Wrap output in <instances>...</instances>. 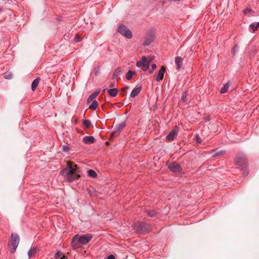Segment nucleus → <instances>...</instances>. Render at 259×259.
Wrapping results in <instances>:
<instances>
[{
    "instance_id": "1",
    "label": "nucleus",
    "mask_w": 259,
    "mask_h": 259,
    "mask_svg": "<svg viewBox=\"0 0 259 259\" xmlns=\"http://www.w3.org/2000/svg\"><path fill=\"white\" fill-rule=\"evenodd\" d=\"M79 172L77 165L72 161H68L67 166L60 172V175L66 177L67 181L71 182L80 177Z\"/></svg>"
},
{
    "instance_id": "2",
    "label": "nucleus",
    "mask_w": 259,
    "mask_h": 259,
    "mask_svg": "<svg viewBox=\"0 0 259 259\" xmlns=\"http://www.w3.org/2000/svg\"><path fill=\"white\" fill-rule=\"evenodd\" d=\"M93 238V235L91 234H86L79 235L76 234L72 238L71 246L74 249H78L81 247V245L88 243Z\"/></svg>"
},
{
    "instance_id": "3",
    "label": "nucleus",
    "mask_w": 259,
    "mask_h": 259,
    "mask_svg": "<svg viewBox=\"0 0 259 259\" xmlns=\"http://www.w3.org/2000/svg\"><path fill=\"white\" fill-rule=\"evenodd\" d=\"M20 238L18 234L12 233L11 234V239L9 242L8 245V249L13 253L16 251L17 246L19 243Z\"/></svg>"
},
{
    "instance_id": "4",
    "label": "nucleus",
    "mask_w": 259,
    "mask_h": 259,
    "mask_svg": "<svg viewBox=\"0 0 259 259\" xmlns=\"http://www.w3.org/2000/svg\"><path fill=\"white\" fill-rule=\"evenodd\" d=\"M132 227L137 233L140 234H145L147 233L149 229V226L148 224L141 222H138L134 223Z\"/></svg>"
},
{
    "instance_id": "5",
    "label": "nucleus",
    "mask_w": 259,
    "mask_h": 259,
    "mask_svg": "<svg viewBox=\"0 0 259 259\" xmlns=\"http://www.w3.org/2000/svg\"><path fill=\"white\" fill-rule=\"evenodd\" d=\"M150 62L151 61L147 59L145 56H143L141 59L137 62L136 66L141 68L143 71H147L149 68Z\"/></svg>"
},
{
    "instance_id": "6",
    "label": "nucleus",
    "mask_w": 259,
    "mask_h": 259,
    "mask_svg": "<svg viewBox=\"0 0 259 259\" xmlns=\"http://www.w3.org/2000/svg\"><path fill=\"white\" fill-rule=\"evenodd\" d=\"M246 159L247 158L245 155L240 154L237 155L235 158V163L238 166L245 167L246 166Z\"/></svg>"
},
{
    "instance_id": "7",
    "label": "nucleus",
    "mask_w": 259,
    "mask_h": 259,
    "mask_svg": "<svg viewBox=\"0 0 259 259\" xmlns=\"http://www.w3.org/2000/svg\"><path fill=\"white\" fill-rule=\"evenodd\" d=\"M118 32L128 39L132 37V33L131 30L123 25H120L118 26Z\"/></svg>"
},
{
    "instance_id": "8",
    "label": "nucleus",
    "mask_w": 259,
    "mask_h": 259,
    "mask_svg": "<svg viewBox=\"0 0 259 259\" xmlns=\"http://www.w3.org/2000/svg\"><path fill=\"white\" fill-rule=\"evenodd\" d=\"M167 164L169 169L172 172H180L182 170L181 166L177 162H171L169 164L167 163Z\"/></svg>"
},
{
    "instance_id": "9",
    "label": "nucleus",
    "mask_w": 259,
    "mask_h": 259,
    "mask_svg": "<svg viewBox=\"0 0 259 259\" xmlns=\"http://www.w3.org/2000/svg\"><path fill=\"white\" fill-rule=\"evenodd\" d=\"M178 133V130L175 127L171 131L169 134L166 137V141L167 142H171L174 140L175 138L177 136Z\"/></svg>"
},
{
    "instance_id": "10",
    "label": "nucleus",
    "mask_w": 259,
    "mask_h": 259,
    "mask_svg": "<svg viewBox=\"0 0 259 259\" xmlns=\"http://www.w3.org/2000/svg\"><path fill=\"white\" fill-rule=\"evenodd\" d=\"M165 71V68L164 66L161 67L156 75V80L157 81H160L162 80Z\"/></svg>"
},
{
    "instance_id": "11",
    "label": "nucleus",
    "mask_w": 259,
    "mask_h": 259,
    "mask_svg": "<svg viewBox=\"0 0 259 259\" xmlns=\"http://www.w3.org/2000/svg\"><path fill=\"white\" fill-rule=\"evenodd\" d=\"M82 141L84 144H90L94 142L95 139L93 136H86L83 137Z\"/></svg>"
},
{
    "instance_id": "12",
    "label": "nucleus",
    "mask_w": 259,
    "mask_h": 259,
    "mask_svg": "<svg viewBox=\"0 0 259 259\" xmlns=\"http://www.w3.org/2000/svg\"><path fill=\"white\" fill-rule=\"evenodd\" d=\"M38 252V249L36 247H31L28 252L29 258L34 257Z\"/></svg>"
},
{
    "instance_id": "13",
    "label": "nucleus",
    "mask_w": 259,
    "mask_h": 259,
    "mask_svg": "<svg viewBox=\"0 0 259 259\" xmlns=\"http://www.w3.org/2000/svg\"><path fill=\"white\" fill-rule=\"evenodd\" d=\"M141 87L134 88L131 93L130 97L134 98L136 96H137L140 93V91H141Z\"/></svg>"
},
{
    "instance_id": "14",
    "label": "nucleus",
    "mask_w": 259,
    "mask_h": 259,
    "mask_svg": "<svg viewBox=\"0 0 259 259\" xmlns=\"http://www.w3.org/2000/svg\"><path fill=\"white\" fill-rule=\"evenodd\" d=\"M144 212L149 216L150 217H156L157 215V212L154 209L152 210H148V209H144Z\"/></svg>"
},
{
    "instance_id": "15",
    "label": "nucleus",
    "mask_w": 259,
    "mask_h": 259,
    "mask_svg": "<svg viewBox=\"0 0 259 259\" xmlns=\"http://www.w3.org/2000/svg\"><path fill=\"white\" fill-rule=\"evenodd\" d=\"M40 79L39 77H37L33 81L31 84V89L32 91H34L36 90L37 87L39 84Z\"/></svg>"
},
{
    "instance_id": "16",
    "label": "nucleus",
    "mask_w": 259,
    "mask_h": 259,
    "mask_svg": "<svg viewBox=\"0 0 259 259\" xmlns=\"http://www.w3.org/2000/svg\"><path fill=\"white\" fill-rule=\"evenodd\" d=\"M108 95L111 97H114L117 96L118 94V90L115 88L111 89L107 91Z\"/></svg>"
},
{
    "instance_id": "17",
    "label": "nucleus",
    "mask_w": 259,
    "mask_h": 259,
    "mask_svg": "<svg viewBox=\"0 0 259 259\" xmlns=\"http://www.w3.org/2000/svg\"><path fill=\"white\" fill-rule=\"evenodd\" d=\"M182 58L180 57H176L175 58V63L177 65V68L179 69L182 65Z\"/></svg>"
},
{
    "instance_id": "18",
    "label": "nucleus",
    "mask_w": 259,
    "mask_h": 259,
    "mask_svg": "<svg viewBox=\"0 0 259 259\" xmlns=\"http://www.w3.org/2000/svg\"><path fill=\"white\" fill-rule=\"evenodd\" d=\"M98 106V103L96 100L92 101L91 104L89 106V108L93 110H95Z\"/></svg>"
},
{
    "instance_id": "19",
    "label": "nucleus",
    "mask_w": 259,
    "mask_h": 259,
    "mask_svg": "<svg viewBox=\"0 0 259 259\" xmlns=\"http://www.w3.org/2000/svg\"><path fill=\"white\" fill-rule=\"evenodd\" d=\"M121 71V70L120 67H118L117 68H116L113 72V77H112L113 79H115V78H117L119 76Z\"/></svg>"
},
{
    "instance_id": "20",
    "label": "nucleus",
    "mask_w": 259,
    "mask_h": 259,
    "mask_svg": "<svg viewBox=\"0 0 259 259\" xmlns=\"http://www.w3.org/2000/svg\"><path fill=\"white\" fill-rule=\"evenodd\" d=\"M136 73L135 72L132 71V70H129L126 74V78L127 80H130L134 74Z\"/></svg>"
},
{
    "instance_id": "21",
    "label": "nucleus",
    "mask_w": 259,
    "mask_h": 259,
    "mask_svg": "<svg viewBox=\"0 0 259 259\" xmlns=\"http://www.w3.org/2000/svg\"><path fill=\"white\" fill-rule=\"evenodd\" d=\"M229 87V82L227 83L224 85V86L221 88L220 92L221 94H224L228 91V90Z\"/></svg>"
},
{
    "instance_id": "22",
    "label": "nucleus",
    "mask_w": 259,
    "mask_h": 259,
    "mask_svg": "<svg viewBox=\"0 0 259 259\" xmlns=\"http://www.w3.org/2000/svg\"><path fill=\"white\" fill-rule=\"evenodd\" d=\"M83 125L84 127V128H89L91 125L90 120L89 119H84L83 120Z\"/></svg>"
},
{
    "instance_id": "23",
    "label": "nucleus",
    "mask_w": 259,
    "mask_h": 259,
    "mask_svg": "<svg viewBox=\"0 0 259 259\" xmlns=\"http://www.w3.org/2000/svg\"><path fill=\"white\" fill-rule=\"evenodd\" d=\"M88 175L92 178H95L97 177V174L94 170L90 169L88 170Z\"/></svg>"
},
{
    "instance_id": "24",
    "label": "nucleus",
    "mask_w": 259,
    "mask_h": 259,
    "mask_svg": "<svg viewBox=\"0 0 259 259\" xmlns=\"http://www.w3.org/2000/svg\"><path fill=\"white\" fill-rule=\"evenodd\" d=\"M187 93L184 92L183 93L181 97V100L183 102H186L187 101Z\"/></svg>"
},
{
    "instance_id": "25",
    "label": "nucleus",
    "mask_w": 259,
    "mask_h": 259,
    "mask_svg": "<svg viewBox=\"0 0 259 259\" xmlns=\"http://www.w3.org/2000/svg\"><path fill=\"white\" fill-rule=\"evenodd\" d=\"M249 27L252 29L253 32L255 31L258 29V27L255 25V23L251 24Z\"/></svg>"
},
{
    "instance_id": "26",
    "label": "nucleus",
    "mask_w": 259,
    "mask_h": 259,
    "mask_svg": "<svg viewBox=\"0 0 259 259\" xmlns=\"http://www.w3.org/2000/svg\"><path fill=\"white\" fill-rule=\"evenodd\" d=\"M225 153V151H223V150L220 151L218 152L214 153V154L213 155V157H215L217 156H219L220 155L224 154Z\"/></svg>"
},
{
    "instance_id": "27",
    "label": "nucleus",
    "mask_w": 259,
    "mask_h": 259,
    "mask_svg": "<svg viewBox=\"0 0 259 259\" xmlns=\"http://www.w3.org/2000/svg\"><path fill=\"white\" fill-rule=\"evenodd\" d=\"M125 126V124L124 122H122L120 123L117 127L118 131H120L123 127Z\"/></svg>"
},
{
    "instance_id": "28",
    "label": "nucleus",
    "mask_w": 259,
    "mask_h": 259,
    "mask_svg": "<svg viewBox=\"0 0 259 259\" xmlns=\"http://www.w3.org/2000/svg\"><path fill=\"white\" fill-rule=\"evenodd\" d=\"M153 38L146 40L144 42L143 45L145 46H148L153 41Z\"/></svg>"
},
{
    "instance_id": "29",
    "label": "nucleus",
    "mask_w": 259,
    "mask_h": 259,
    "mask_svg": "<svg viewBox=\"0 0 259 259\" xmlns=\"http://www.w3.org/2000/svg\"><path fill=\"white\" fill-rule=\"evenodd\" d=\"M94 99H95V98L94 96H93L92 94H91L88 98L87 102L88 103L91 102L92 101H94Z\"/></svg>"
},
{
    "instance_id": "30",
    "label": "nucleus",
    "mask_w": 259,
    "mask_h": 259,
    "mask_svg": "<svg viewBox=\"0 0 259 259\" xmlns=\"http://www.w3.org/2000/svg\"><path fill=\"white\" fill-rule=\"evenodd\" d=\"M74 40L75 42H79L81 40V38L79 35H76L74 38Z\"/></svg>"
},
{
    "instance_id": "31",
    "label": "nucleus",
    "mask_w": 259,
    "mask_h": 259,
    "mask_svg": "<svg viewBox=\"0 0 259 259\" xmlns=\"http://www.w3.org/2000/svg\"><path fill=\"white\" fill-rule=\"evenodd\" d=\"M100 92V91H96L92 94L93 95V96H94L96 98L97 96L99 94Z\"/></svg>"
},
{
    "instance_id": "32",
    "label": "nucleus",
    "mask_w": 259,
    "mask_h": 259,
    "mask_svg": "<svg viewBox=\"0 0 259 259\" xmlns=\"http://www.w3.org/2000/svg\"><path fill=\"white\" fill-rule=\"evenodd\" d=\"M100 92V91H96L92 94L93 95V96H94L96 98L97 96L99 94Z\"/></svg>"
},
{
    "instance_id": "33",
    "label": "nucleus",
    "mask_w": 259,
    "mask_h": 259,
    "mask_svg": "<svg viewBox=\"0 0 259 259\" xmlns=\"http://www.w3.org/2000/svg\"><path fill=\"white\" fill-rule=\"evenodd\" d=\"M196 141L198 143H200L201 142V138L198 135L196 136Z\"/></svg>"
},
{
    "instance_id": "34",
    "label": "nucleus",
    "mask_w": 259,
    "mask_h": 259,
    "mask_svg": "<svg viewBox=\"0 0 259 259\" xmlns=\"http://www.w3.org/2000/svg\"><path fill=\"white\" fill-rule=\"evenodd\" d=\"M69 150V147L67 146H63V150L65 152H68Z\"/></svg>"
},
{
    "instance_id": "35",
    "label": "nucleus",
    "mask_w": 259,
    "mask_h": 259,
    "mask_svg": "<svg viewBox=\"0 0 259 259\" xmlns=\"http://www.w3.org/2000/svg\"><path fill=\"white\" fill-rule=\"evenodd\" d=\"M12 77V74H9L8 75H5V78L7 79H11Z\"/></svg>"
},
{
    "instance_id": "36",
    "label": "nucleus",
    "mask_w": 259,
    "mask_h": 259,
    "mask_svg": "<svg viewBox=\"0 0 259 259\" xmlns=\"http://www.w3.org/2000/svg\"><path fill=\"white\" fill-rule=\"evenodd\" d=\"M107 259H115V256L111 254L107 257Z\"/></svg>"
},
{
    "instance_id": "37",
    "label": "nucleus",
    "mask_w": 259,
    "mask_h": 259,
    "mask_svg": "<svg viewBox=\"0 0 259 259\" xmlns=\"http://www.w3.org/2000/svg\"><path fill=\"white\" fill-rule=\"evenodd\" d=\"M251 11V10L250 9H246L244 10V13L245 14H247V13H248L249 12H250Z\"/></svg>"
},
{
    "instance_id": "38",
    "label": "nucleus",
    "mask_w": 259,
    "mask_h": 259,
    "mask_svg": "<svg viewBox=\"0 0 259 259\" xmlns=\"http://www.w3.org/2000/svg\"><path fill=\"white\" fill-rule=\"evenodd\" d=\"M156 68V65L155 64H152L151 65V68L152 70H154Z\"/></svg>"
},
{
    "instance_id": "39",
    "label": "nucleus",
    "mask_w": 259,
    "mask_h": 259,
    "mask_svg": "<svg viewBox=\"0 0 259 259\" xmlns=\"http://www.w3.org/2000/svg\"><path fill=\"white\" fill-rule=\"evenodd\" d=\"M115 85V82H111L109 85L110 88H113Z\"/></svg>"
},
{
    "instance_id": "40",
    "label": "nucleus",
    "mask_w": 259,
    "mask_h": 259,
    "mask_svg": "<svg viewBox=\"0 0 259 259\" xmlns=\"http://www.w3.org/2000/svg\"><path fill=\"white\" fill-rule=\"evenodd\" d=\"M128 88V87L126 86V87L123 88L121 90L123 92H125L126 91V90H127Z\"/></svg>"
},
{
    "instance_id": "41",
    "label": "nucleus",
    "mask_w": 259,
    "mask_h": 259,
    "mask_svg": "<svg viewBox=\"0 0 259 259\" xmlns=\"http://www.w3.org/2000/svg\"><path fill=\"white\" fill-rule=\"evenodd\" d=\"M153 71H154V70H152V69L151 68V69H150L149 70V72L150 73H152Z\"/></svg>"
},
{
    "instance_id": "42",
    "label": "nucleus",
    "mask_w": 259,
    "mask_h": 259,
    "mask_svg": "<svg viewBox=\"0 0 259 259\" xmlns=\"http://www.w3.org/2000/svg\"><path fill=\"white\" fill-rule=\"evenodd\" d=\"M255 25L258 28L259 27V22L255 24Z\"/></svg>"
},
{
    "instance_id": "43",
    "label": "nucleus",
    "mask_w": 259,
    "mask_h": 259,
    "mask_svg": "<svg viewBox=\"0 0 259 259\" xmlns=\"http://www.w3.org/2000/svg\"><path fill=\"white\" fill-rule=\"evenodd\" d=\"M1 10H2V9H0V11H1Z\"/></svg>"
}]
</instances>
